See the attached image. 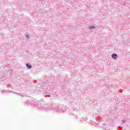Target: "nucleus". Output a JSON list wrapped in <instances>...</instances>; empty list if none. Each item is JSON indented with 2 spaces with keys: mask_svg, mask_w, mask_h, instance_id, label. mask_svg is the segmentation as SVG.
I'll return each instance as SVG.
<instances>
[{
  "mask_svg": "<svg viewBox=\"0 0 130 130\" xmlns=\"http://www.w3.org/2000/svg\"><path fill=\"white\" fill-rule=\"evenodd\" d=\"M117 56V54H113L112 55V57H113V58H116V57Z\"/></svg>",
  "mask_w": 130,
  "mask_h": 130,
  "instance_id": "nucleus-1",
  "label": "nucleus"
},
{
  "mask_svg": "<svg viewBox=\"0 0 130 130\" xmlns=\"http://www.w3.org/2000/svg\"><path fill=\"white\" fill-rule=\"evenodd\" d=\"M26 67H27V68H28V69H31V67L29 66V64H26Z\"/></svg>",
  "mask_w": 130,
  "mask_h": 130,
  "instance_id": "nucleus-2",
  "label": "nucleus"
},
{
  "mask_svg": "<svg viewBox=\"0 0 130 130\" xmlns=\"http://www.w3.org/2000/svg\"><path fill=\"white\" fill-rule=\"evenodd\" d=\"M26 38H27V39H29V36H26Z\"/></svg>",
  "mask_w": 130,
  "mask_h": 130,
  "instance_id": "nucleus-3",
  "label": "nucleus"
},
{
  "mask_svg": "<svg viewBox=\"0 0 130 130\" xmlns=\"http://www.w3.org/2000/svg\"><path fill=\"white\" fill-rule=\"evenodd\" d=\"M93 28H94V26L90 27V29H93Z\"/></svg>",
  "mask_w": 130,
  "mask_h": 130,
  "instance_id": "nucleus-4",
  "label": "nucleus"
}]
</instances>
